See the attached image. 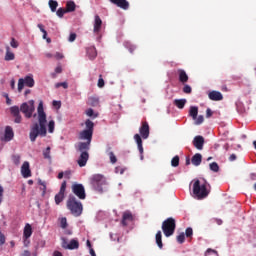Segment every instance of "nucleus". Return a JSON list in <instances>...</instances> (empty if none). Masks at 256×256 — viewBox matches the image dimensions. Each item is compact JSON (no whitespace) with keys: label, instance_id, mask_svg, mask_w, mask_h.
<instances>
[{"label":"nucleus","instance_id":"obj_1","mask_svg":"<svg viewBox=\"0 0 256 256\" xmlns=\"http://www.w3.org/2000/svg\"><path fill=\"white\" fill-rule=\"evenodd\" d=\"M38 111V123L32 125L30 129V141L35 143L37 137H47V114L43 109V102H40L37 108Z\"/></svg>","mask_w":256,"mask_h":256},{"label":"nucleus","instance_id":"obj_2","mask_svg":"<svg viewBox=\"0 0 256 256\" xmlns=\"http://www.w3.org/2000/svg\"><path fill=\"white\" fill-rule=\"evenodd\" d=\"M66 207L73 217H81V215H83V203L77 200V197L73 195L68 197Z\"/></svg>","mask_w":256,"mask_h":256},{"label":"nucleus","instance_id":"obj_3","mask_svg":"<svg viewBox=\"0 0 256 256\" xmlns=\"http://www.w3.org/2000/svg\"><path fill=\"white\" fill-rule=\"evenodd\" d=\"M90 183L95 191L104 193L107 190V178L103 174H94L90 177Z\"/></svg>","mask_w":256,"mask_h":256},{"label":"nucleus","instance_id":"obj_4","mask_svg":"<svg viewBox=\"0 0 256 256\" xmlns=\"http://www.w3.org/2000/svg\"><path fill=\"white\" fill-rule=\"evenodd\" d=\"M193 194L197 199H205L209 196V190H207V184H201L199 179L194 180L193 183Z\"/></svg>","mask_w":256,"mask_h":256},{"label":"nucleus","instance_id":"obj_5","mask_svg":"<svg viewBox=\"0 0 256 256\" xmlns=\"http://www.w3.org/2000/svg\"><path fill=\"white\" fill-rule=\"evenodd\" d=\"M85 126H86V129L82 130L79 133V139L82 141L91 143V141L93 140V129L95 127V123H93V121L87 119L85 121Z\"/></svg>","mask_w":256,"mask_h":256},{"label":"nucleus","instance_id":"obj_6","mask_svg":"<svg viewBox=\"0 0 256 256\" xmlns=\"http://www.w3.org/2000/svg\"><path fill=\"white\" fill-rule=\"evenodd\" d=\"M176 227H177V224L174 218L170 217L164 220L162 223V231L165 237H171V235L175 233Z\"/></svg>","mask_w":256,"mask_h":256},{"label":"nucleus","instance_id":"obj_7","mask_svg":"<svg viewBox=\"0 0 256 256\" xmlns=\"http://www.w3.org/2000/svg\"><path fill=\"white\" fill-rule=\"evenodd\" d=\"M20 111L25 115L26 119H31L33 117V113H35V101L29 100L28 102L22 103Z\"/></svg>","mask_w":256,"mask_h":256},{"label":"nucleus","instance_id":"obj_8","mask_svg":"<svg viewBox=\"0 0 256 256\" xmlns=\"http://www.w3.org/2000/svg\"><path fill=\"white\" fill-rule=\"evenodd\" d=\"M35 87V79H33V75L25 76L24 78H20L18 80V92L21 93L23 91V87Z\"/></svg>","mask_w":256,"mask_h":256},{"label":"nucleus","instance_id":"obj_9","mask_svg":"<svg viewBox=\"0 0 256 256\" xmlns=\"http://www.w3.org/2000/svg\"><path fill=\"white\" fill-rule=\"evenodd\" d=\"M72 193L82 201L87 199V193H85V186L83 184H73Z\"/></svg>","mask_w":256,"mask_h":256},{"label":"nucleus","instance_id":"obj_10","mask_svg":"<svg viewBox=\"0 0 256 256\" xmlns=\"http://www.w3.org/2000/svg\"><path fill=\"white\" fill-rule=\"evenodd\" d=\"M61 241L63 249H69L70 251L79 249V240L77 239H72L69 243L67 242V238H61Z\"/></svg>","mask_w":256,"mask_h":256},{"label":"nucleus","instance_id":"obj_11","mask_svg":"<svg viewBox=\"0 0 256 256\" xmlns=\"http://www.w3.org/2000/svg\"><path fill=\"white\" fill-rule=\"evenodd\" d=\"M67 189V181H63L59 190V193L55 195V203L56 205H59L62 203L63 199H65V191Z\"/></svg>","mask_w":256,"mask_h":256},{"label":"nucleus","instance_id":"obj_12","mask_svg":"<svg viewBox=\"0 0 256 256\" xmlns=\"http://www.w3.org/2000/svg\"><path fill=\"white\" fill-rule=\"evenodd\" d=\"M139 133L142 137V139H149V123L147 121L142 122V125L139 129Z\"/></svg>","mask_w":256,"mask_h":256},{"label":"nucleus","instance_id":"obj_13","mask_svg":"<svg viewBox=\"0 0 256 256\" xmlns=\"http://www.w3.org/2000/svg\"><path fill=\"white\" fill-rule=\"evenodd\" d=\"M89 149H91V142H78L76 145V150L79 153H89Z\"/></svg>","mask_w":256,"mask_h":256},{"label":"nucleus","instance_id":"obj_14","mask_svg":"<svg viewBox=\"0 0 256 256\" xmlns=\"http://www.w3.org/2000/svg\"><path fill=\"white\" fill-rule=\"evenodd\" d=\"M193 145L198 151H203V145H205V138L203 136H196L193 139Z\"/></svg>","mask_w":256,"mask_h":256},{"label":"nucleus","instance_id":"obj_15","mask_svg":"<svg viewBox=\"0 0 256 256\" xmlns=\"http://www.w3.org/2000/svg\"><path fill=\"white\" fill-rule=\"evenodd\" d=\"M133 221V214L130 211H125L122 215V225L123 227H127L129 223Z\"/></svg>","mask_w":256,"mask_h":256},{"label":"nucleus","instance_id":"obj_16","mask_svg":"<svg viewBox=\"0 0 256 256\" xmlns=\"http://www.w3.org/2000/svg\"><path fill=\"white\" fill-rule=\"evenodd\" d=\"M88 161H89V152H81L77 160L79 167H85Z\"/></svg>","mask_w":256,"mask_h":256},{"label":"nucleus","instance_id":"obj_17","mask_svg":"<svg viewBox=\"0 0 256 256\" xmlns=\"http://www.w3.org/2000/svg\"><path fill=\"white\" fill-rule=\"evenodd\" d=\"M134 141L137 143L138 151L140 153V159L143 161V139H141V135L135 134Z\"/></svg>","mask_w":256,"mask_h":256},{"label":"nucleus","instance_id":"obj_18","mask_svg":"<svg viewBox=\"0 0 256 256\" xmlns=\"http://www.w3.org/2000/svg\"><path fill=\"white\" fill-rule=\"evenodd\" d=\"M13 137H15L13 128L11 126H6L5 132H4V141H6V142L12 141Z\"/></svg>","mask_w":256,"mask_h":256},{"label":"nucleus","instance_id":"obj_19","mask_svg":"<svg viewBox=\"0 0 256 256\" xmlns=\"http://www.w3.org/2000/svg\"><path fill=\"white\" fill-rule=\"evenodd\" d=\"M177 72L179 82L182 83V85L187 84V82L189 81V75H187V72H185V70L183 69H178Z\"/></svg>","mask_w":256,"mask_h":256},{"label":"nucleus","instance_id":"obj_20","mask_svg":"<svg viewBox=\"0 0 256 256\" xmlns=\"http://www.w3.org/2000/svg\"><path fill=\"white\" fill-rule=\"evenodd\" d=\"M109 1L110 3H113V5L120 7V9H124L125 11L129 9V2L127 0H109Z\"/></svg>","mask_w":256,"mask_h":256},{"label":"nucleus","instance_id":"obj_21","mask_svg":"<svg viewBox=\"0 0 256 256\" xmlns=\"http://www.w3.org/2000/svg\"><path fill=\"white\" fill-rule=\"evenodd\" d=\"M208 97L211 101H223V94L219 91L213 90L209 92Z\"/></svg>","mask_w":256,"mask_h":256},{"label":"nucleus","instance_id":"obj_22","mask_svg":"<svg viewBox=\"0 0 256 256\" xmlns=\"http://www.w3.org/2000/svg\"><path fill=\"white\" fill-rule=\"evenodd\" d=\"M21 173L24 179L31 177V169L29 168V162H24L21 167Z\"/></svg>","mask_w":256,"mask_h":256},{"label":"nucleus","instance_id":"obj_23","mask_svg":"<svg viewBox=\"0 0 256 256\" xmlns=\"http://www.w3.org/2000/svg\"><path fill=\"white\" fill-rule=\"evenodd\" d=\"M102 25L103 20H101V17H99V15H96L94 20V33H99V31H101Z\"/></svg>","mask_w":256,"mask_h":256},{"label":"nucleus","instance_id":"obj_24","mask_svg":"<svg viewBox=\"0 0 256 256\" xmlns=\"http://www.w3.org/2000/svg\"><path fill=\"white\" fill-rule=\"evenodd\" d=\"M203 161V156L200 153H196L192 159H191V163L192 165H194L195 167H199V165H201V162Z\"/></svg>","mask_w":256,"mask_h":256},{"label":"nucleus","instance_id":"obj_25","mask_svg":"<svg viewBox=\"0 0 256 256\" xmlns=\"http://www.w3.org/2000/svg\"><path fill=\"white\" fill-rule=\"evenodd\" d=\"M86 53L91 61L97 57V49L94 46L88 47Z\"/></svg>","mask_w":256,"mask_h":256},{"label":"nucleus","instance_id":"obj_26","mask_svg":"<svg viewBox=\"0 0 256 256\" xmlns=\"http://www.w3.org/2000/svg\"><path fill=\"white\" fill-rule=\"evenodd\" d=\"M33 235V227H31V224L27 223L24 227L23 237L25 239H29Z\"/></svg>","mask_w":256,"mask_h":256},{"label":"nucleus","instance_id":"obj_27","mask_svg":"<svg viewBox=\"0 0 256 256\" xmlns=\"http://www.w3.org/2000/svg\"><path fill=\"white\" fill-rule=\"evenodd\" d=\"M5 61H14L15 60V54L11 52V48L9 46L6 47V54H5Z\"/></svg>","mask_w":256,"mask_h":256},{"label":"nucleus","instance_id":"obj_28","mask_svg":"<svg viewBox=\"0 0 256 256\" xmlns=\"http://www.w3.org/2000/svg\"><path fill=\"white\" fill-rule=\"evenodd\" d=\"M186 104H187V99H175L174 100V105L178 109H184Z\"/></svg>","mask_w":256,"mask_h":256},{"label":"nucleus","instance_id":"obj_29","mask_svg":"<svg viewBox=\"0 0 256 256\" xmlns=\"http://www.w3.org/2000/svg\"><path fill=\"white\" fill-rule=\"evenodd\" d=\"M156 245L159 249H163V235L161 234V230L156 233Z\"/></svg>","mask_w":256,"mask_h":256},{"label":"nucleus","instance_id":"obj_30","mask_svg":"<svg viewBox=\"0 0 256 256\" xmlns=\"http://www.w3.org/2000/svg\"><path fill=\"white\" fill-rule=\"evenodd\" d=\"M77 5L75 4L74 1H68L66 3V12L67 13H73V11H75Z\"/></svg>","mask_w":256,"mask_h":256},{"label":"nucleus","instance_id":"obj_31","mask_svg":"<svg viewBox=\"0 0 256 256\" xmlns=\"http://www.w3.org/2000/svg\"><path fill=\"white\" fill-rule=\"evenodd\" d=\"M38 185L42 186V187H40V191H42V196L45 197V194L47 193V182H45L39 178Z\"/></svg>","mask_w":256,"mask_h":256},{"label":"nucleus","instance_id":"obj_32","mask_svg":"<svg viewBox=\"0 0 256 256\" xmlns=\"http://www.w3.org/2000/svg\"><path fill=\"white\" fill-rule=\"evenodd\" d=\"M189 114L192 117V119H197V115L199 114V108L197 106L190 107Z\"/></svg>","mask_w":256,"mask_h":256},{"label":"nucleus","instance_id":"obj_33","mask_svg":"<svg viewBox=\"0 0 256 256\" xmlns=\"http://www.w3.org/2000/svg\"><path fill=\"white\" fill-rule=\"evenodd\" d=\"M48 4L52 13H55V11H57V7H59V3L55 0H50Z\"/></svg>","mask_w":256,"mask_h":256},{"label":"nucleus","instance_id":"obj_34","mask_svg":"<svg viewBox=\"0 0 256 256\" xmlns=\"http://www.w3.org/2000/svg\"><path fill=\"white\" fill-rule=\"evenodd\" d=\"M10 112H11V115H13V117L17 115H21V109H19V106H12L10 108Z\"/></svg>","mask_w":256,"mask_h":256},{"label":"nucleus","instance_id":"obj_35","mask_svg":"<svg viewBox=\"0 0 256 256\" xmlns=\"http://www.w3.org/2000/svg\"><path fill=\"white\" fill-rule=\"evenodd\" d=\"M210 171H213L214 173H219V164L217 162H212L209 165Z\"/></svg>","mask_w":256,"mask_h":256},{"label":"nucleus","instance_id":"obj_36","mask_svg":"<svg viewBox=\"0 0 256 256\" xmlns=\"http://www.w3.org/2000/svg\"><path fill=\"white\" fill-rule=\"evenodd\" d=\"M37 27H38V29H40V31L43 35L42 38L47 39V30H45V26L43 24H38Z\"/></svg>","mask_w":256,"mask_h":256},{"label":"nucleus","instance_id":"obj_37","mask_svg":"<svg viewBox=\"0 0 256 256\" xmlns=\"http://www.w3.org/2000/svg\"><path fill=\"white\" fill-rule=\"evenodd\" d=\"M68 226H69V224L67 223V218L66 217H62L60 219V227H61V229H67Z\"/></svg>","mask_w":256,"mask_h":256},{"label":"nucleus","instance_id":"obj_38","mask_svg":"<svg viewBox=\"0 0 256 256\" xmlns=\"http://www.w3.org/2000/svg\"><path fill=\"white\" fill-rule=\"evenodd\" d=\"M44 159H51V147H47L46 150L43 151Z\"/></svg>","mask_w":256,"mask_h":256},{"label":"nucleus","instance_id":"obj_39","mask_svg":"<svg viewBox=\"0 0 256 256\" xmlns=\"http://www.w3.org/2000/svg\"><path fill=\"white\" fill-rule=\"evenodd\" d=\"M108 157L110 159V163H112L113 165H115V163H117V156H115V153L109 152Z\"/></svg>","mask_w":256,"mask_h":256},{"label":"nucleus","instance_id":"obj_40","mask_svg":"<svg viewBox=\"0 0 256 256\" xmlns=\"http://www.w3.org/2000/svg\"><path fill=\"white\" fill-rule=\"evenodd\" d=\"M125 47L130 53H133V51L136 49L135 45L131 44L130 42H125Z\"/></svg>","mask_w":256,"mask_h":256},{"label":"nucleus","instance_id":"obj_41","mask_svg":"<svg viewBox=\"0 0 256 256\" xmlns=\"http://www.w3.org/2000/svg\"><path fill=\"white\" fill-rule=\"evenodd\" d=\"M176 240L178 241V243H180V245H182V243H185V233H180L177 237Z\"/></svg>","mask_w":256,"mask_h":256},{"label":"nucleus","instance_id":"obj_42","mask_svg":"<svg viewBox=\"0 0 256 256\" xmlns=\"http://www.w3.org/2000/svg\"><path fill=\"white\" fill-rule=\"evenodd\" d=\"M86 115L87 117H93V119H97V114H95L92 108L86 110Z\"/></svg>","mask_w":256,"mask_h":256},{"label":"nucleus","instance_id":"obj_43","mask_svg":"<svg viewBox=\"0 0 256 256\" xmlns=\"http://www.w3.org/2000/svg\"><path fill=\"white\" fill-rule=\"evenodd\" d=\"M55 131V121L50 120L48 123V132L53 133Z\"/></svg>","mask_w":256,"mask_h":256},{"label":"nucleus","instance_id":"obj_44","mask_svg":"<svg viewBox=\"0 0 256 256\" xmlns=\"http://www.w3.org/2000/svg\"><path fill=\"white\" fill-rule=\"evenodd\" d=\"M171 165L173 167H179V156H174L171 160Z\"/></svg>","mask_w":256,"mask_h":256},{"label":"nucleus","instance_id":"obj_45","mask_svg":"<svg viewBox=\"0 0 256 256\" xmlns=\"http://www.w3.org/2000/svg\"><path fill=\"white\" fill-rule=\"evenodd\" d=\"M65 13H67V10L64 9V8H59L57 11H56V15L60 18H63V16L65 15Z\"/></svg>","mask_w":256,"mask_h":256},{"label":"nucleus","instance_id":"obj_46","mask_svg":"<svg viewBox=\"0 0 256 256\" xmlns=\"http://www.w3.org/2000/svg\"><path fill=\"white\" fill-rule=\"evenodd\" d=\"M12 161H13L14 165H19L21 163V156L13 155L12 156Z\"/></svg>","mask_w":256,"mask_h":256},{"label":"nucleus","instance_id":"obj_47","mask_svg":"<svg viewBox=\"0 0 256 256\" xmlns=\"http://www.w3.org/2000/svg\"><path fill=\"white\" fill-rule=\"evenodd\" d=\"M97 85L100 89H102V87H105V80H103V75H99Z\"/></svg>","mask_w":256,"mask_h":256},{"label":"nucleus","instance_id":"obj_48","mask_svg":"<svg viewBox=\"0 0 256 256\" xmlns=\"http://www.w3.org/2000/svg\"><path fill=\"white\" fill-rule=\"evenodd\" d=\"M56 89H59V87H63V89H67L69 87V84L67 82H60L55 84Z\"/></svg>","mask_w":256,"mask_h":256},{"label":"nucleus","instance_id":"obj_49","mask_svg":"<svg viewBox=\"0 0 256 256\" xmlns=\"http://www.w3.org/2000/svg\"><path fill=\"white\" fill-rule=\"evenodd\" d=\"M185 235L188 238L193 237V228H191V227L186 228Z\"/></svg>","mask_w":256,"mask_h":256},{"label":"nucleus","instance_id":"obj_50","mask_svg":"<svg viewBox=\"0 0 256 256\" xmlns=\"http://www.w3.org/2000/svg\"><path fill=\"white\" fill-rule=\"evenodd\" d=\"M184 87H183V93H191L193 91V89H191V86H189V84H183Z\"/></svg>","mask_w":256,"mask_h":256},{"label":"nucleus","instance_id":"obj_51","mask_svg":"<svg viewBox=\"0 0 256 256\" xmlns=\"http://www.w3.org/2000/svg\"><path fill=\"white\" fill-rule=\"evenodd\" d=\"M10 45L13 49H17V47H19V42H17V40H15V38H12L10 41Z\"/></svg>","mask_w":256,"mask_h":256},{"label":"nucleus","instance_id":"obj_52","mask_svg":"<svg viewBox=\"0 0 256 256\" xmlns=\"http://www.w3.org/2000/svg\"><path fill=\"white\" fill-rule=\"evenodd\" d=\"M203 121H205V118L203 117V115H200V116L196 117L195 125H201V123H203Z\"/></svg>","mask_w":256,"mask_h":256},{"label":"nucleus","instance_id":"obj_53","mask_svg":"<svg viewBox=\"0 0 256 256\" xmlns=\"http://www.w3.org/2000/svg\"><path fill=\"white\" fill-rule=\"evenodd\" d=\"M92 107H97L99 105V99L98 98H90Z\"/></svg>","mask_w":256,"mask_h":256},{"label":"nucleus","instance_id":"obj_54","mask_svg":"<svg viewBox=\"0 0 256 256\" xmlns=\"http://www.w3.org/2000/svg\"><path fill=\"white\" fill-rule=\"evenodd\" d=\"M76 39H77V34L71 33L70 36H69L68 41H69L70 43H73V41H75Z\"/></svg>","mask_w":256,"mask_h":256},{"label":"nucleus","instance_id":"obj_55","mask_svg":"<svg viewBox=\"0 0 256 256\" xmlns=\"http://www.w3.org/2000/svg\"><path fill=\"white\" fill-rule=\"evenodd\" d=\"M3 193H5V189L0 185V205L3 203Z\"/></svg>","mask_w":256,"mask_h":256},{"label":"nucleus","instance_id":"obj_56","mask_svg":"<svg viewBox=\"0 0 256 256\" xmlns=\"http://www.w3.org/2000/svg\"><path fill=\"white\" fill-rule=\"evenodd\" d=\"M15 117V120H14V123H21L22 121V117H21V114H18Z\"/></svg>","mask_w":256,"mask_h":256},{"label":"nucleus","instance_id":"obj_57","mask_svg":"<svg viewBox=\"0 0 256 256\" xmlns=\"http://www.w3.org/2000/svg\"><path fill=\"white\" fill-rule=\"evenodd\" d=\"M5 245V235L0 232V246Z\"/></svg>","mask_w":256,"mask_h":256},{"label":"nucleus","instance_id":"obj_58","mask_svg":"<svg viewBox=\"0 0 256 256\" xmlns=\"http://www.w3.org/2000/svg\"><path fill=\"white\" fill-rule=\"evenodd\" d=\"M213 116V111H211V109H207L206 110V117L209 118V117H212Z\"/></svg>","mask_w":256,"mask_h":256},{"label":"nucleus","instance_id":"obj_59","mask_svg":"<svg viewBox=\"0 0 256 256\" xmlns=\"http://www.w3.org/2000/svg\"><path fill=\"white\" fill-rule=\"evenodd\" d=\"M209 253H214L215 255L218 254L217 250H213V249H211V248H208V249L206 250V255L209 254Z\"/></svg>","mask_w":256,"mask_h":256},{"label":"nucleus","instance_id":"obj_60","mask_svg":"<svg viewBox=\"0 0 256 256\" xmlns=\"http://www.w3.org/2000/svg\"><path fill=\"white\" fill-rule=\"evenodd\" d=\"M55 57L57 59H63L64 56H63V54L61 52H56Z\"/></svg>","mask_w":256,"mask_h":256},{"label":"nucleus","instance_id":"obj_61","mask_svg":"<svg viewBox=\"0 0 256 256\" xmlns=\"http://www.w3.org/2000/svg\"><path fill=\"white\" fill-rule=\"evenodd\" d=\"M236 160H237V155L235 154L230 155L229 161H236Z\"/></svg>","mask_w":256,"mask_h":256},{"label":"nucleus","instance_id":"obj_62","mask_svg":"<svg viewBox=\"0 0 256 256\" xmlns=\"http://www.w3.org/2000/svg\"><path fill=\"white\" fill-rule=\"evenodd\" d=\"M22 256H31V252L29 250H25L23 253H22Z\"/></svg>","mask_w":256,"mask_h":256},{"label":"nucleus","instance_id":"obj_63","mask_svg":"<svg viewBox=\"0 0 256 256\" xmlns=\"http://www.w3.org/2000/svg\"><path fill=\"white\" fill-rule=\"evenodd\" d=\"M63 71V68L61 66H58L55 68V73H61Z\"/></svg>","mask_w":256,"mask_h":256},{"label":"nucleus","instance_id":"obj_64","mask_svg":"<svg viewBox=\"0 0 256 256\" xmlns=\"http://www.w3.org/2000/svg\"><path fill=\"white\" fill-rule=\"evenodd\" d=\"M53 256H64L60 251H54Z\"/></svg>","mask_w":256,"mask_h":256}]
</instances>
